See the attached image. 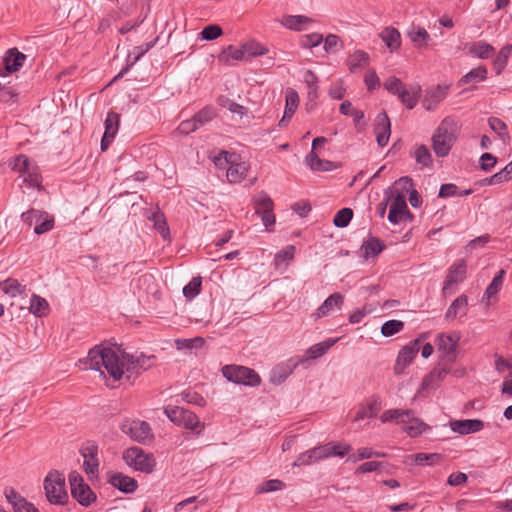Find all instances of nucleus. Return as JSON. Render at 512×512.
Masks as SVG:
<instances>
[{
	"mask_svg": "<svg viewBox=\"0 0 512 512\" xmlns=\"http://www.w3.org/2000/svg\"><path fill=\"white\" fill-rule=\"evenodd\" d=\"M154 361V355L146 356L144 354L135 357L123 353L120 358L114 349L96 345L89 350L87 357L79 362L84 364L85 369L99 371L101 374H103L102 367H104L114 380H120L125 372L137 376L148 370Z\"/></svg>",
	"mask_w": 512,
	"mask_h": 512,
	"instance_id": "obj_1",
	"label": "nucleus"
},
{
	"mask_svg": "<svg viewBox=\"0 0 512 512\" xmlns=\"http://www.w3.org/2000/svg\"><path fill=\"white\" fill-rule=\"evenodd\" d=\"M457 123L454 118L446 117L442 120L432 136V146L438 157L449 154L456 140Z\"/></svg>",
	"mask_w": 512,
	"mask_h": 512,
	"instance_id": "obj_2",
	"label": "nucleus"
},
{
	"mask_svg": "<svg viewBox=\"0 0 512 512\" xmlns=\"http://www.w3.org/2000/svg\"><path fill=\"white\" fill-rule=\"evenodd\" d=\"M384 88L396 95L407 109H413L421 96V86L411 84L407 86L397 77H390L384 82Z\"/></svg>",
	"mask_w": 512,
	"mask_h": 512,
	"instance_id": "obj_3",
	"label": "nucleus"
},
{
	"mask_svg": "<svg viewBox=\"0 0 512 512\" xmlns=\"http://www.w3.org/2000/svg\"><path fill=\"white\" fill-rule=\"evenodd\" d=\"M47 500L52 505H65L69 502L65 477L57 470L50 471L44 479Z\"/></svg>",
	"mask_w": 512,
	"mask_h": 512,
	"instance_id": "obj_4",
	"label": "nucleus"
},
{
	"mask_svg": "<svg viewBox=\"0 0 512 512\" xmlns=\"http://www.w3.org/2000/svg\"><path fill=\"white\" fill-rule=\"evenodd\" d=\"M68 480L70 484L71 496L81 506L89 507L97 500L95 492L87 483H85L84 478L80 473L77 471H72L68 476Z\"/></svg>",
	"mask_w": 512,
	"mask_h": 512,
	"instance_id": "obj_5",
	"label": "nucleus"
},
{
	"mask_svg": "<svg viewBox=\"0 0 512 512\" xmlns=\"http://www.w3.org/2000/svg\"><path fill=\"white\" fill-rule=\"evenodd\" d=\"M222 374L228 381L236 384L257 387L261 383L258 373L245 366L226 365L222 368Z\"/></svg>",
	"mask_w": 512,
	"mask_h": 512,
	"instance_id": "obj_6",
	"label": "nucleus"
},
{
	"mask_svg": "<svg viewBox=\"0 0 512 512\" xmlns=\"http://www.w3.org/2000/svg\"><path fill=\"white\" fill-rule=\"evenodd\" d=\"M119 428L131 440L141 444H146L154 439L152 429L146 421L125 419L120 423Z\"/></svg>",
	"mask_w": 512,
	"mask_h": 512,
	"instance_id": "obj_7",
	"label": "nucleus"
},
{
	"mask_svg": "<svg viewBox=\"0 0 512 512\" xmlns=\"http://www.w3.org/2000/svg\"><path fill=\"white\" fill-rule=\"evenodd\" d=\"M123 460L135 470L151 473L155 468V459L152 454H147L142 448L130 447L123 453Z\"/></svg>",
	"mask_w": 512,
	"mask_h": 512,
	"instance_id": "obj_8",
	"label": "nucleus"
},
{
	"mask_svg": "<svg viewBox=\"0 0 512 512\" xmlns=\"http://www.w3.org/2000/svg\"><path fill=\"white\" fill-rule=\"evenodd\" d=\"M164 413L171 422L188 430H195L197 427L204 428V424L200 423L198 416L183 407L168 405L164 408Z\"/></svg>",
	"mask_w": 512,
	"mask_h": 512,
	"instance_id": "obj_9",
	"label": "nucleus"
},
{
	"mask_svg": "<svg viewBox=\"0 0 512 512\" xmlns=\"http://www.w3.org/2000/svg\"><path fill=\"white\" fill-rule=\"evenodd\" d=\"M11 169L18 173L15 184L25 194L32 188V172L30 171V159L27 155L19 154L9 163Z\"/></svg>",
	"mask_w": 512,
	"mask_h": 512,
	"instance_id": "obj_10",
	"label": "nucleus"
},
{
	"mask_svg": "<svg viewBox=\"0 0 512 512\" xmlns=\"http://www.w3.org/2000/svg\"><path fill=\"white\" fill-rule=\"evenodd\" d=\"M460 340V334L440 333L435 339V345L442 359L447 363H453L457 358V347Z\"/></svg>",
	"mask_w": 512,
	"mask_h": 512,
	"instance_id": "obj_11",
	"label": "nucleus"
},
{
	"mask_svg": "<svg viewBox=\"0 0 512 512\" xmlns=\"http://www.w3.org/2000/svg\"><path fill=\"white\" fill-rule=\"evenodd\" d=\"M252 201L255 213L261 217L263 225L269 230L275 224L273 200L266 192L261 191L253 197Z\"/></svg>",
	"mask_w": 512,
	"mask_h": 512,
	"instance_id": "obj_12",
	"label": "nucleus"
},
{
	"mask_svg": "<svg viewBox=\"0 0 512 512\" xmlns=\"http://www.w3.org/2000/svg\"><path fill=\"white\" fill-rule=\"evenodd\" d=\"M423 338L424 335L410 341L407 345L401 348L393 368L396 375L403 374L405 369L413 362L420 350V343Z\"/></svg>",
	"mask_w": 512,
	"mask_h": 512,
	"instance_id": "obj_13",
	"label": "nucleus"
},
{
	"mask_svg": "<svg viewBox=\"0 0 512 512\" xmlns=\"http://www.w3.org/2000/svg\"><path fill=\"white\" fill-rule=\"evenodd\" d=\"M80 454L84 458L83 469L90 477H96L99 473L98 445L95 441L88 440L80 448Z\"/></svg>",
	"mask_w": 512,
	"mask_h": 512,
	"instance_id": "obj_14",
	"label": "nucleus"
},
{
	"mask_svg": "<svg viewBox=\"0 0 512 512\" xmlns=\"http://www.w3.org/2000/svg\"><path fill=\"white\" fill-rule=\"evenodd\" d=\"M27 56L17 48H11L3 56L4 68L0 67V76L4 77L8 73L18 71L24 64Z\"/></svg>",
	"mask_w": 512,
	"mask_h": 512,
	"instance_id": "obj_15",
	"label": "nucleus"
},
{
	"mask_svg": "<svg viewBox=\"0 0 512 512\" xmlns=\"http://www.w3.org/2000/svg\"><path fill=\"white\" fill-rule=\"evenodd\" d=\"M449 86L437 85L425 90V95L422 99V106L427 111H434L439 104L445 100L448 95Z\"/></svg>",
	"mask_w": 512,
	"mask_h": 512,
	"instance_id": "obj_16",
	"label": "nucleus"
},
{
	"mask_svg": "<svg viewBox=\"0 0 512 512\" xmlns=\"http://www.w3.org/2000/svg\"><path fill=\"white\" fill-rule=\"evenodd\" d=\"M466 268L467 265L464 259H459L450 266L442 289L444 295L448 293L452 285L458 284L466 278Z\"/></svg>",
	"mask_w": 512,
	"mask_h": 512,
	"instance_id": "obj_17",
	"label": "nucleus"
},
{
	"mask_svg": "<svg viewBox=\"0 0 512 512\" xmlns=\"http://www.w3.org/2000/svg\"><path fill=\"white\" fill-rule=\"evenodd\" d=\"M299 365H303V360L298 356L288 359L272 370L271 381L274 384H281Z\"/></svg>",
	"mask_w": 512,
	"mask_h": 512,
	"instance_id": "obj_18",
	"label": "nucleus"
},
{
	"mask_svg": "<svg viewBox=\"0 0 512 512\" xmlns=\"http://www.w3.org/2000/svg\"><path fill=\"white\" fill-rule=\"evenodd\" d=\"M374 133L376 135L377 144L380 147L386 146L391 135V123L386 112H381L377 115Z\"/></svg>",
	"mask_w": 512,
	"mask_h": 512,
	"instance_id": "obj_19",
	"label": "nucleus"
},
{
	"mask_svg": "<svg viewBox=\"0 0 512 512\" xmlns=\"http://www.w3.org/2000/svg\"><path fill=\"white\" fill-rule=\"evenodd\" d=\"M451 430L460 435H468L481 431L484 428V422L480 419H464L450 421Z\"/></svg>",
	"mask_w": 512,
	"mask_h": 512,
	"instance_id": "obj_20",
	"label": "nucleus"
},
{
	"mask_svg": "<svg viewBox=\"0 0 512 512\" xmlns=\"http://www.w3.org/2000/svg\"><path fill=\"white\" fill-rule=\"evenodd\" d=\"M119 125V115L109 112L105 120V132L101 139V150L106 151L114 139Z\"/></svg>",
	"mask_w": 512,
	"mask_h": 512,
	"instance_id": "obj_21",
	"label": "nucleus"
},
{
	"mask_svg": "<svg viewBox=\"0 0 512 512\" xmlns=\"http://www.w3.org/2000/svg\"><path fill=\"white\" fill-rule=\"evenodd\" d=\"M108 482L114 488L126 494L133 493L138 487V483L134 478L124 475L123 473L110 474Z\"/></svg>",
	"mask_w": 512,
	"mask_h": 512,
	"instance_id": "obj_22",
	"label": "nucleus"
},
{
	"mask_svg": "<svg viewBox=\"0 0 512 512\" xmlns=\"http://www.w3.org/2000/svg\"><path fill=\"white\" fill-rule=\"evenodd\" d=\"M403 214H410L405 196L403 193H399L395 196L388 213V220L392 224H398L401 221Z\"/></svg>",
	"mask_w": 512,
	"mask_h": 512,
	"instance_id": "obj_23",
	"label": "nucleus"
},
{
	"mask_svg": "<svg viewBox=\"0 0 512 512\" xmlns=\"http://www.w3.org/2000/svg\"><path fill=\"white\" fill-rule=\"evenodd\" d=\"M7 501L11 504L14 512H31L32 504L20 495L14 488L8 487L4 491Z\"/></svg>",
	"mask_w": 512,
	"mask_h": 512,
	"instance_id": "obj_24",
	"label": "nucleus"
},
{
	"mask_svg": "<svg viewBox=\"0 0 512 512\" xmlns=\"http://www.w3.org/2000/svg\"><path fill=\"white\" fill-rule=\"evenodd\" d=\"M336 342L337 339H327L325 341L319 342L311 346L306 351V356H301L299 359L303 360V365L306 368L310 360L317 359L324 355Z\"/></svg>",
	"mask_w": 512,
	"mask_h": 512,
	"instance_id": "obj_25",
	"label": "nucleus"
},
{
	"mask_svg": "<svg viewBox=\"0 0 512 512\" xmlns=\"http://www.w3.org/2000/svg\"><path fill=\"white\" fill-rule=\"evenodd\" d=\"M449 371L450 369L446 366L435 367L428 375L424 377L421 383V391L437 388L438 384L445 378Z\"/></svg>",
	"mask_w": 512,
	"mask_h": 512,
	"instance_id": "obj_26",
	"label": "nucleus"
},
{
	"mask_svg": "<svg viewBox=\"0 0 512 512\" xmlns=\"http://www.w3.org/2000/svg\"><path fill=\"white\" fill-rule=\"evenodd\" d=\"M34 234L42 235L54 228V216L45 211L34 210Z\"/></svg>",
	"mask_w": 512,
	"mask_h": 512,
	"instance_id": "obj_27",
	"label": "nucleus"
},
{
	"mask_svg": "<svg viewBox=\"0 0 512 512\" xmlns=\"http://www.w3.org/2000/svg\"><path fill=\"white\" fill-rule=\"evenodd\" d=\"M299 105V95L296 90L292 88H288L286 90V103L285 110L282 119L279 121V126H284L287 121H289L294 113L296 112Z\"/></svg>",
	"mask_w": 512,
	"mask_h": 512,
	"instance_id": "obj_28",
	"label": "nucleus"
},
{
	"mask_svg": "<svg viewBox=\"0 0 512 512\" xmlns=\"http://www.w3.org/2000/svg\"><path fill=\"white\" fill-rule=\"evenodd\" d=\"M344 303V296L339 293L335 292L331 294L323 303L322 305L316 310V312L313 314L316 319L322 318L328 313L333 310L334 308H341V306Z\"/></svg>",
	"mask_w": 512,
	"mask_h": 512,
	"instance_id": "obj_29",
	"label": "nucleus"
},
{
	"mask_svg": "<svg viewBox=\"0 0 512 512\" xmlns=\"http://www.w3.org/2000/svg\"><path fill=\"white\" fill-rule=\"evenodd\" d=\"M323 459L329 457H344L351 451V446L346 443L329 442L324 445H319Z\"/></svg>",
	"mask_w": 512,
	"mask_h": 512,
	"instance_id": "obj_30",
	"label": "nucleus"
},
{
	"mask_svg": "<svg viewBox=\"0 0 512 512\" xmlns=\"http://www.w3.org/2000/svg\"><path fill=\"white\" fill-rule=\"evenodd\" d=\"M468 309V297L464 294L458 296L448 307L445 318L455 319L457 317H463L467 314Z\"/></svg>",
	"mask_w": 512,
	"mask_h": 512,
	"instance_id": "obj_31",
	"label": "nucleus"
},
{
	"mask_svg": "<svg viewBox=\"0 0 512 512\" xmlns=\"http://www.w3.org/2000/svg\"><path fill=\"white\" fill-rule=\"evenodd\" d=\"M381 409V400L378 396H373L367 404L361 407L354 417V421H361L366 418H373Z\"/></svg>",
	"mask_w": 512,
	"mask_h": 512,
	"instance_id": "obj_32",
	"label": "nucleus"
},
{
	"mask_svg": "<svg viewBox=\"0 0 512 512\" xmlns=\"http://www.w3.org/2000/svg\"><path fill=\"white\" fill-rule=\"evenodd\" d=\"M406 35L416 48L427 47L428 42L431 40V37L427 30L420 26L413 25L410 29L406 31Z\"/></svg>",
	"mask_w": 512,
	"mask_h": 512,
	"instance_id": "obj_33",
	"label": "nucleus"
},
{
	"mask_svg": "<svg viewBox=\"0 0 512 512\" xmlns=\"http://www.w3.org/2000/svg\"><path fill=\"white\" fill-rule=\"evenodd\" d=\"M380 38L385 43L390 52L397 51L401 46L400 32L394 27H386L380 33Z\"/></svg>",
	"mask_w": 512,
	"mask_h": 512,
	"instance_id": "obj_34",
	"label": "nucleus"
},
{
	"mask_svg": "<svg viewBox=\"0 0 512 512\" xmlns=\"http://www.w3.org/2000/svg\"><path fill=\"white\" fill-rule=\"evenodd\" d=\"M487 68L483 65L473 68L466 73L459 81L460 84L471 85L470 89H474L478 82L484 81L487 78Z\"/></svg>",
	"mask_w": 512,
	"mask_h": 512,
	"instance_id": "obj_35",
	"label": "nucleus"
},
{
	"mask_svg": "<svg viewBox=\"0 0 512 512\" xmlns=\"http://www.w3.org/2000/svg\"><path fill=\"white\" fill-rule=\"evenodd\" d=\"M295 246L288 245L285 248L278 251L274 257V267L276 270L286 269L289 263L294 259Z\"/></svg>",
	"mask_w": 512,
	"mask_h": 512,
	"instance_id": "obj_36",
	"label": "nucleus"
},
{
	"mask_svg": "<svg viewBox=\"0 0 512 512\" xmlns=\"http://www.w3.org/2000/svg\"><path fill=\"white\" fill-rule=\"evenodd\" d=\"M323 456L319 446H316L310 450L301 453L297 459L293 462L294 467L311 465L319 460H322Z\"/></svg>",
	"mask_w": 512,
	"mask_h": 512,
	"instance_id": "obj_37",
	"label": "nucleus"
},
{
	"mask_svg": "<svg viewBox=\"0 0 512 512\" xmlns=\"http://www.w3.org/2000/svg\"><path fill=\"white\" fill-rule=\"evenodd\" d=\"M406 422H409L410 424L403 427V430L410 437H417L430 429L429 425H427L421 419L415 417V413L410 417H406Z\"/></svg>",
	"mask_w": 512,
	"mask_h": 512,
	"instance_id": "obj_38",
	"label": "nucleus"
},
{
	"mask_svg": "<svg viewBox=\"0 0 512 512\" xmlns=\"http://www.w3.org/2000/svg\"><path fill=\"white\" fill-rule=\"evenodd\" d=\"M385 247L386 245L381 239L371 236L363 242L361 249L364 251V256L369 258L380 254Z\"/></svg>",
	"mask_w": 512,
	"mask_h": 512,
	"instance_id": "obj_39",
	"label": "nucleus"
},
{
	"mask_svg": "<svg viewBox=\"0 0 512 512\" xmlns=\"http://www.w3.org/2000/svg\"><path fill=\"white\" fill-rule=\"evenodd\" d=\"M303 79H304V83L307 87L308 100L313 102L319 96V94H318L319 79H318L317 75L312 70H306L304 73Z\"/></svg>",
	"mask_w": 512,
	"mask_h": 512,
	"instance_id": "obj_40",
	"label": "nucleus"
},
{
	"mask_svg": "<svg viewBox=\"0 0 512 512\" xmlns=\"http://www.w3.org/2000/svg\"><path fill=\"white\" fill-rule=\"evenodd\" d=\"M245 58V53L243 51V47L235 48L232 45H229L227 48H225L220 55L218 56L219 62L230 65L231 60L233 61H241Z\"/></svg>",
	"mask_w": 512,
	"mask_h": 512,
	"instance_id": "obj_41",
	"label": "nucleus"
},
{
	"mask_svg": "<svg viewBox=\"0 0 512 512\" xmlns=\"http://www.w3.org/2000/svg\"><path fill=\"white\" fill-rule=\"evenodd\" d=\"M398 183L403 186V190L409 193L410 205L414 208L419 207L422 204V198L420 194L413 188V180L404 176L398 180Z\"/></svg>",
	"mask_w": 512,
	"mask_h": 512,
	"instance_id": "obj_42",
	"label": "nucleus"
},
{
	"mask_svg": "<svg viewBox=\"0 0 512 512\" xmlns=\"http://www.w3.org/2000/svg\"><path fill=\"white\" fill-rule=\"evenodd\" d=\"M414 414V411L411 409H390L386 410L382 413L380 420L383 423L390 422V421H397L398 423H405L406 417H410Z\"/></svg>",
	"mask_w": 512,
	"mask_h": 512,
	"instance_id": "obj_43",
	"label": "nucleus"
},
{
	"mask_svg": "<svg viewBox=\"0 0 512 512\" xmlns=\"http://www.w3.org/2000/svg\"><path fill=\"white\" fill-rule=\"evenodd\" d=\"M156 40L152 42H148L145 44H142L140 46H136L133 49V59L128 60L129 63L120 71V73L115 77V79H118L122 77L127 71L130 69L132 65H134L144 54H146L152 47H154Z\"/></svg>",
	"mask_w": 512,
	"mask_h": 512,
	"instance_id": "obj_44",
	"label": "nucleus"
},
{
	"mask_svg": "<svg viewBox=\"0 0 512 512\" xmlns=\"http://www.w3.org/2000/svg\"><path fill=\"white\" fill-rule=\"evenodd\" d=\"M369 63V55L363 50H356L348 58V67L350 72H356L358 69L364 68Z\"/></svg>",
	"mask_w": 512,
	"mask_h": 512,
	"instance_id": "obj_45",
	"label": "nucleus"
},
{
	"mask_svg": "<svg viewBox=\"0 0 512 512\" xmlns=\"http://www.w3.org/2000/svg\"><path fill=\"white\" fill-rule=\"evenodd\" d=\"M511 53L512 45L506 44L500 49L497 56L494 58L493 67L497 75L501 74L502 71L505 69L508 63V59L511 56Z\"/></svg>",
	"mask_w": 512,
	"mask_h": 512,
	"instance_id": "obj_46",
	"label": "nucleus"
},
{
	"mask_svg": "<svg viewBox=\"0 0 512 512\" xmlns=\"http://www.w3.org/2000/svg\"><path fill=\"white\" fill-rule=\"evenodd\" d=\"M248 168L244 162L231 164L227 169V179L230 183H237L247 175Z\"/></svg>",
	"mask_w": 512,
	"mask_h": 512,
	"instance_id": "obj_47",
	"label": "nucleus"
},
{
	"mask_svg": "<svg viewBox=\"0 0 512 512\" xmlns=\"http://www.w3.org/2000/svg\"><path fill=\"white\" fill-rule=\"evenodd\" d=\"M0 290L11 297L21 296L25 293V286H22L16 279H7L0 282Z\"/></svg>",
	"mask_w": 512,
	"mask_h": 512,
	"instance_id": "obj_48",
	"label": "nucleus"
},
{
	"mask_svg": "<svg viewBox=\"0 0 512 512\" xmlns=\"http://www.w3.org/2000/svg\"><path fill=\"white\" fill-rule=\"evenodd\" d=\"M313 20L304 15H291L283 20V25L289 29L300 31L304 25L312 23Z\"/></svg>",
	"mask_w": 512,
	"mask_h": 512,
	"instance_id": "obj_49",
	"label": "nucleus"
},
{
	"mask_svg": "<svg viewBox=\"0 0 512 512\" xmlns=\"http://www.w3.org/2000/svg\"><path fill=\"white\" fill-rule=\"evenodd\" d=\"M493 51V46L484 41L475 42L470 47V53L481 59H487Z\"/></svg>",
	"mask_w": 512,
	"mask_h": 512,
	"instance_id": "obj_50",
	"label": "nucleus"
},
{
	"mask_svg": "<svg viewBox=\"0 0 512 512\" xmlns=\"http://www.w3.org/2000/svg\"><path fill=\"white\" fill-rule=\"evenodd\" d=\"M489 127L498 134L503 142L510 140L509 133L507 132V125L504 121L497 117H490L488 119Z\"/></svg>",
	"mask_w": 512,
	"mask_h": 512,
	"instance_id": "obj_51",
	"label": "nucleus"
},
{
	"mask_svg": "<svg viewBox=\"0 0 512 512\" xmlns=\"http://www.w3.org/2000/svg\"><path fill=\"white\" fill-rule=\"evenodd\" d=\"M151 220L153 221L154 227L157 229L161 237L164 240H168L170 238V231L164 215L161 213H153Z\"/></svg>",
	"mask_w": 512,
	"mask_h": 512,
	"instance_id": "obj_52",
	"label": "nucleus"
},
{
	"mask_svg": "<svg viewBox=\"0 0 512 512\" xmlns=\"http://www.w3.org/2000/svg\"><path fill=\"white\" fill-rule=\"evenodd\" d=\"M413 157L415 161L420 164L422 167H429L432 164V156L425 145H419L416 147Z\"/></svg>",
	"mask_w": 512,
	"mask_h": 512,
	"instance_id": "obj_53",
	"label": "nucleus"
},
{
	"mask_svg": "<svg viewBox=\"0 0 512 512\" xmlns=\"http://www.w3.org/2000/svg\"><path fill=\"white\" fill-rule=\"evenodd\" d=\"M504 270H500L492 279L491 283L485 290L484 298L490 299L495 296L501 289L503 284Z\"/></svg>",
	"mask_w": 512,
	"mask_h": 512,
	"instance_id": "obj_54",
	"label": "nucleus"
},
{
	"mask_svg": "<svg viewBox=\"0 0 512 512\" xmlns=\"http://www.w3.org/2000/svg\"><path fill=\"white\" fill-rule=\"evenodd\" d=\"M202 279L201 277H193L191 281L184 286L183 295L188 299H194L201 291Z\"/></svg>",
	"mask_w": 512,
	"mask_h": 512,
	"instance_id": "obj_55",
	"label": "nucleus"
},
{
	"mask_svg": "<svg viewBox=\"0 0 512 512\" xmlns=\"http://www.w3.org/2000/svg\"><path fill=\"white\" fill-rule=\"evenodd\" d=\"M215 116L216 113L212 107H204L193 116V119L196 122L198 128H200L213 120Z\"/></svg>",
	"mask_w": 512,
	"mask_h": 512,
	"instance_id": "obj_56",
	"label": "nucleus"
},
{
	"mask_svg": "<svg viewBox=\"0 0 512 512\" xmlns=\"http://www.w3.org/2000/svg\"><path fill=\"white\" fill-rule=\"evenodd\" d=\"M353 217V210L351 208H342L334 216L333 223L338 228L348 226Z\"/></svg>",
	"mask_w": 512,
	"mask_h": 512,
	"instance_id": "obj_57",
	"label": "nucleus"
},
{
	"mask_svg": "<svg viewBox=\"0 0 512 512\" xmlns=\"http://www.w3.org/2000/svg\"><path fill=\"white\" fill-rule=\"evenodd\" d=\"M285 483L278 479H270L267 481H264L257 489L256 493H269L274 491H279L285 488Z\"/></svg>",
	"mask_w": 512,
	"mask_h": 512,
	"instance_id": "obj_58",
	"label": "nucleus"
},
{
	"mask_svg": "<svg viewBox=\"0 0 512 512\" xmlns=\"http://www.w3.org/2000/svg\"><path fill=\"white\" fill-rule=\"evenodd\" d=\"M404 328V323L400 320H388L381 327V333L384 337H390L400 332Z\"/></svg>",
	"mask_w": 512,
	"mask_h": 512,
	"instance_id": "obj_59",
	"label": "nucleus"
},
{
	"mask_svg": "<svg viewBox=\"0 0 512 512\" xmlns=\"http://www.w3.org/2000/svg\"><path fill=\"white\" fill-rule=\"evenodd\" d=\"M245 56L254 57L261 56L268 52V49L263 47L256 41H249L242 45Z\"/></svg>",
	"mask_w": 512,
	"mask_h": 512,
	"instance_id": "obj_60",
	"label": "nucleus"
},
{
	"mask_svg": "<svg viewBox=\"0 0 512 512\" xmlns=\"http://www.w3.org/2000/svg\"><path fill=\"white\" fill-rule=\"evenodd\" d=\"M50 313V306L46 299L34 294V316L46 317Z\"/></svg>",
	"mask_w": 512,
	"mask_h": 512,
	"instance_id": "obj_61",
	"label": "nucleus"
},
{
	"mask_svg": "<svg viewBox=\"0 0 512 512\" xmlns=\"http://www.w3.org/2000/svg\"><path fill=\"white\" fill-rule=\"evenodd\" d=\"M441 455L438 453H417L414 455V463L416 465H434L441 460Z\"/></svg>",
	"mask_w": 512,
	"mask_h": 512,
	"instance_id": "obj_62",
	"label": "nucleus"
},
{
	"mask_svg": "<svg viewBox=\"0 0 512 512\" xmlns=\"http://www.w3.org/2000/svg\"><path fill=\"white\" fill-rule=\"evenodd\" d=\"M223 34L222 28L217 24H210L203 28L200 37L206 41H213Z\"/></svg>",
	"mask_w": 512,
	"mask_h": 512,
	"instance_id": "obj_63",
	"label": "nucleus"
},
{
	"mask_svg": "<svg viewBox=\"0 0 512 512\" xmlns=\"http://www.w3.org/2000/svg\"><path fill=\"white\" fill-rule=\"evenodd\" d=\"M218 103L222 107L227 108L230 112L240 115V117H243L246 113V108L244 106L234 102L229 98L220 97Z\"/></svg>",
	"mask_w": 512,
	"mask_h": 512,
	"instance_id": "obj_64",
	"label": "nucleus"
}]
</instances>
